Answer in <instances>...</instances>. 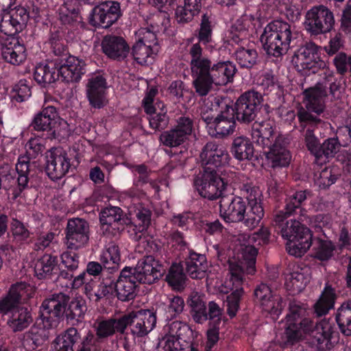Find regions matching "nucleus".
<instances>
[{"label": "nucleus", "instance_id": "1", "mask_svg": "<svg viewBox=\"0 0 351 351\" xmlns=\"http://www.w3.org/2000/svg\"><path fill=\"white\" fill-rule=\"evenodd\" d=\"M269 233L267 228L261 229L252 235L242 234L239 237V245L237 246L234 255L228 260L229 276L223 283L218 285L220 292L232 293L227 296V312L230 317L235 316L239 307V300L243 293L241 287L245 274H253L255 272V263L257 255L256 245L267 242Z\"/></svg>", "mask_w": 351, "mask_h": 351}, {"label": "nucleus", "instance_id": "2", "mask_svg": "<svg viewBox=\"0 0 351 351\" xmlns=\"http://www.w3.org/2000/svg\"><path fill=\"white\" fill-rule=\"evenodd\" d=\"M307 311L306 304L298 301L291 302L289 312L281 322L280 330L276 335L277 341L286 346L306 339L312 341L321 351L330 349L337 341L331 324L326 319L315 323L306 317Z\"/></svg>", "mask_w": 351, "mask_h": 351}, {"label": "nucleus", "instance_id": "3", "mask_svg": "<svg viewBox=\"0 0 351 351\" xmlns=\"http://www.w3.org/2000/svg\"><path fill=\"white\" fill-rule=\"evenodd\" d=\"M189 53L191 71L195 78L193 84L200 95H206L213 84L223 86L232 81L236 71L232 62L223 61L211 64L210 60L202 57V49L197 43L192 45Z\"/></svg>", "mask_w": 351, "mask_h": 351}, {"label": "nucleus", "instance_id": "4", "mask_svg": "<svg viewBox=\"0 0 351 351\" xmlns=\"http://www.w3.org/2000/svg\"><path fill=\"white\" fill-rule=\"evenodd\" d=\"M306 199L305 191L295 193L287 199L285 213L277 215L275 219L280 223L281 235L287 241L288 253L296 257L302 256L312 245V233L298 221L290 220L285 223L282 221L285 217L295 213Z\"/></svg>", "mask_w": 351, "mask_h": 351}, {"label": "nucleus", "instance_id": "5", "mask_svg": "<svg viewBox=\"0 0 351 351\" xmlns=\"http://www.w3.org/2000/svg\"><path fill=\"white\" fill-rule=\"evenodd\" d=\"M294 38L291 25L276 20L268 23L261 36V42L268 55L280 57L287 53Z\"/></svg>", "mask_w": 351, "mask_h": 351}, {"label": "nucleus", "instance_id": "6", "mask_svg": "<svg viewBox=\"0 0 351 351\" xmlns=\"http://www.w3.org/2000/svg\"><path fill=\"white\" fill-rule=\"evenodd\" d=\"M233 177L234 173L228 169L217 171L212 167H206L197 176L193 185L200 196L215 199L221 196Z\"/></svg>", "mask_w": 351, "mask_h": 351}, {"label": "nucleus", "instance_id": "7", "mask_svg": "<svg viewBox=\"0 0 351 351\" xmlns=\"http://www.w3.org/2000/svg\"><path fill=\"white\" fill-rule=\"evenodd\" d=\"M327 93L326 84L320 83L304 90L303 104L305 108H300L298 113L301 123H317L320 121L319 116L324 111Z\"/></svg>", "mask_w": 351, "mask_h": 351}, {"label": "nucleus", "instance_id": "8", "mask_svg": "<svg viewBox=\"0 0 351 351\" xmlns=\"http://www.w3.org/2000/svg\"><path fill=\"white\" fill-rule=\"evenodd\" d=\"M292 62L299 72L308 75L326 67V63L318 56V48L313 43L300 47L295 53Z\"/></svg>", "mask_w": 351, "mask_h": 351}, {"label": "nucleus", "instance_id": "9", "mask_svg": "<svg viewBox=\"0 0 351 351\" xmlns=\"http://www.w3.org/2000/svg\"><path fill=\"white\" fill-rule=\"evenodd\" d=\"M335 23L332 13L323 5L316 6L306 12L304 27L312 34H319L331 30Z\"/></svg>", "mask_w": 351, "mask_h": 351}, {"label": "nucleus", "instance_id": "10", "mask_svg": "<svg viewBox=\"0 0 351 351\" xmlns=\"http://www.w3.org/2000/svg\"><path fill=\"white\" fill-rule=\"evenodd\" d=\"M125 328L130 326L131 334L135 337H143L149 334L155 327L156 316L150 310L132 311L123 316Z\"/></svg>", "mask_w": 351, "mask_h": 351}, {"label": "nucleus", "instance_id": "11", "mask_svg": "<svg viewBox=\"0 0 351 351\" xmlns=\"http://www.w3.org/2000/svg\"><path fill=\"white\" fill-rule=\"evenodd\" d=\"M67 297L62 293L53 295L43 301L40 307V322L44 329H49L56 324V319L63 316Z\"/></svg>", "mask_w": 351, "mask_h": 351}, {"label": "nucleus", "instance_id": "12", "mask_svg": "<svg viewBox=\"0 0 351 351\" xmlns=\"http://www.w3.org/2000/svg\"><path fill=\"white\" fill-rule=\"evenodd\" d=\"M25 151L27 156H21L16 164V171L19 174L18 184L20 187L25 188L27 184V173L30 158H36L45 149V139L42 137H32L26 143Z\"/></svg>", "mask_w": 351, "mask_h": 351}, {"label": "nucleus", "instance_id": "13", "mask_svg": "<svg viewBox=\"0 0 351 351\" xmlns=\"http://www.w3.org/2000/svg\"><path fill=\"white\" fill-rule=\"evenodd\" d=\"M219 110L220 113L207 125L209 134L213 136H228L235 128L234 109L230 103H223Z\"/></svg>", "mask_w": 351, "mask_h": 351}, {"label": "nucleus", "instance_id": "14", "mask_svg": "<svg viewBox=\"0 0 351 351\" xmlns=\"http://www.w3.org/2000/svg\"><path fill=\"white\" fill-rule=\"evenodd\" d=\"M45 171L51 180L62 178L71 167L70 158L65 150L62 148H52L45 154Z\"/></svg>", "mask_w": 351, "mask_h": 351}, {"label": "nucleus", "instance_id": "15", "mask_svg": "<svg viewBox=\"0 0 351 351\" xmlns=\"http://www.w3.org/2000/svg\"><path fill=\"white\" fill-rule=\"evenodd\" d=\"M32 126L38 131H51L56 136L61 134L62 128H66V123L60 118L56 108L49 106L35 116Z\"/></svg>", "mask_w": 351, "mask_h": 351}, {"label": "nucleus", "instance_id": "16", "mask_svg": "<svg viewBox=\"0 0 351 351\" xmlns=\"http://www.w3.org/2000/svg\"><path fill=\"white\" fill-rule=\"evenodd\" d=\"M107 82L103 74L95 73L89 77L86 92L89 104L93 108H101L107 104Z\"/></svg>", "mask_w": 351, "mask_h": 351}, {"label": "nucleus", "instance_id": "17", "mask_svg": "<svg viewBox=\"0 0 351 351\" xmlns=\"http://www.w3.org/2000/svg\"><path fill=\"white\" fill-rule=\"evenodd\" d=\"M28 18L27 11L23 6L4 12L0 21V31L8 36L20 32L25 27Z\"/></svg>", "mask_w": 351, "mask_h": 351}, {"label": "nucleus", "instance_id": "18", "mask_svg": "<svg viewBox=\"0 0 351 351\" xmlns=\"http://www.w3.org/2000/svg\"><path fill=\"white\" fill-rule=\"evenodd\" d=\"M254 295L262 309L276 320L285 306L280 296L272 293L269 287L261 284L255 290Z\"/></svg>", "mask_w": 351, "mask_h": 351}, {"label": "nucleus", "instance_id": "19", "mask_svg": "<svg viewBox=\"0 0 351 351\" xmlns=\"http://www.w3.org/2000/svg\"><path fill=\"white\" fill-rule=\"evenodd\" d=\"M119 16V4L114 1H106L93 10L90 23L94 26L107 28L117 21Z\"/></svg>", "mask_w": 351, "mask_h": 351}, {"label": "nucleus", "instance_id": "20", "mask_svg": "<svg viewBox=\"0 0 351 351\" xmlns=\"http://www.w3.org/2000/svg\"><path fill=\"white\" fill-rule=\"evenodd\" d=\"M193 131L192 121L185 117L179 118L176 127L163 132L160 137L162 144L168 147H177L185 142Z\"/></svg>", "mask_w": 351, "mask_h": 351}, {"label": "nucleus", "instance_id": "21", "mask_svg": "<svg viewBox=\"0 0 351 351\" xmlns=\"http://www.w3.org/2000/svg\"><path fill=\"white\" fill-rule=\"evenodd\" d=\"M200 158L204 167H212L218 171L225 169L222 167L228 163L230 156L223 146L210 142L204 147Z\"/></svg>", "mask_w": 351, "mask_h": 351}, {"label": "nucleus", "instance_id": "22", "mask_svg": "<svg viewBox=\"0 0 351 351\" xmlns=\"http://www.w3.org/2000/svg\"><path fill=\"white\" fill-rule=\"evenodd\" d=\"M262 101L261 95L254 91L247 92L241 96L235 104L237 119L243 122L253 120Z\"/></svg>", "mask_w": 351, "mask_h": 351}, {"label": "nucleus", "instance_id": "23", "mask_svg": "<svg viewBox=\"0 0 351 351\" xmlns=\"http://www.w3.org/2000/svg\"><path fill=\"white\" fill-rule=\"evenodd\" d=\"M219 208L220 215L226 222H239L245 218L246 204L241 197H222Z\"/></svg>", "mask_w": 351, "mask_h": 351}, {"label": "nucleus", "instance_id": "24", "mask_svg": "<svg viewBox=\"0 0 351 351\" xmlns=\"http://www.w3.org/2000/svg\"><path fill=\"white\" fill-rule=\"evenodd\" d=\"M241 191V195L247 199L250 206V210L247 215L246 223L248 226H256L264 215V210L261 204V191L249 184H243Z\"/></svg>", "mask_w": 351, "mask_h": 351}, {"label": "nucleus", "instance_id": "25", "mask_svg": "<svg viewBox=\"0 0 351 351\" xmlns=\"http://www.w3.org/2000/svg\"><path fill=\"white\" fill-rule=\"evenodd\" d=\"M66 239L70 248L77 249L84 246L89 239L88 223L80 218L69 220Z\"/></svg>", "mask_w": 351, "mask_h": 351}, {"label": "nucleus", "instance_id": "26", "mask_svg": "<svg viewBox=\"0 0 351 351\" xmlns=\"http://www.w3.org/2000/svg\"><path fill=\"white\" fill-rule=\"evenodd\" d=\"M138 282L152 284L163 274L165 269L152 256L145 257L138 261L136 267L132 268Z\"/></svg>", "mask_w": 351, "mask_h": 351}, {"label": "nucleus", "instance_id": "27", "mask_svg": "<svg viewBox=\"0 0 351 351\" xmlns=\"http://www.w3.org/2000/svg\"><path fill=\"white\" fill-rule=\"evenodd\" d=\"M32 288L25 283H18L12 286L8 294L0 300V314H7L20 302L26 301L32 296Z\"/></svg>", "mask_w": 351, "mask_h": 351}, {"label": "nucleus", "instance_id": "28", "mask_svg": "<svg viewBox=\"0 0 351 351\" xmlns=\"http://www.w3.org/2000/svg\"><path fill=\"white\" fill-rule=\"evenodd\" d=\"M260 26L259 19L245 14L232 26L230 38L232 43L239 44L241 41L246 40L247 36L254 33Z\"/></svg>", "mask_w": 351, "mask_h": 351}, {"label": "nucleus", "instance_id": "29", "mask_svg": "<svg viewBox=\"0 0 351 351\" xmlns=\"http://www.w3.org/2000/svg\"><path fill=\"white\" fill-rule=\"evenodd\" d=\"M132 271V268L125 267L114 285V291L117 292V297L121 300H129L135 295L138 280Z\"/></svg>", "mask_w": 351, "mask_h": 351}, {"label": "nucleus", "instance_id": "30", "mask_svg": "<svg viewBox=\"0 0 351 351\" xmlns=\"http://www.w3.org/2000/svg\"><path fill=\"white\" fill-rule=\"evenodd\" d=\"M252 136L257 145L263 147H270L277 138L274 123L271 120L256 121L252 129Z\"/></svg>", "mask_w": 351, "mask_h": 351}, {"label": "nucleus", "instance_id": "31", "mask_svg": "<svg viewBox=\"0 0 351 351\" xmlns=\"http://www.w3.org/2000/svg\"><path fill=\"white\" fill-rule=\"evenodd\" d=\"M58 71L65 82H78L86 73V64L83 60L69 56L59 65Z\"/></svg>", "mask_w": 351, "mask_h": 351}, {"label": "nucleus", "instance_id": "32", "mask_svg": "<svg viewBox=\"0 0 351 351\" xmlns=\"http://www.w3.org/2000/svg\"><path fill=\"white\" fill-rule=\"evenodd\" d=\"M3 58L8 62L19 65L24 62L27 58L26 49L17 38L9 37L3 43L1 48Z\"/></svg>", "mask_w": 351, "mask_h": 351}, {"label": "nucleus", "instance_id": "33", "mask_svg": "<svg viewBox=\"0 0 351 351\" xmlns=\"http://www.w3.org/2000/svg\"><path fill=\"white\" fill-rule=\"evenodd\" d=\"M101 45L104 53L114 60H123L130 51V47L121 37L107 36Z\"/></svg>", "mask_w": 351, "mask_h": 351}, {"label": "nucleus", "instance_id": "34", "mask_svg": "<svg viewBox=\"0 0 351 351\" xmlns=\"http://www.w3.org/2000/svg\"><path fill=\"white\" fill-rule=\"evenodd\" d=\"M123 317L120 319H108L97 320L93 328L99 339H104L112 336L116 332L123 333L125 330V323Z\"/></svg>", "mask_w": 351, "mask_h": 351}, {"label": "nucleus", "instance_id": "35", "mask_svg": "<svg viewBox=\"0 0 351 351\" xmlns=\"http://www.w3.org/2000/svg\"><path fill=\"white\" fill-rule=\"evenodd\" d=\"M130 219H128V222H125L128 225H130V228L136 232L134 239L138 240L141 238V234L138 233H142L145 231L149 225L150 223V212L149 210L145 208H134L131 207L129 210Z\"/></svg>", "mask_w": 351, "mask_h": 351}, {"label": "nucleus", "instance_id": "36", "mask_svg": "<svg viewBox=\"0 0 351 351\" xmlns=\"http://www.w3.org/2000/svg\"><path fill=\"white\" fill-rule=\"evenodd\" d=\"M186 271L194 279H202L206 275L209 265L206 256L194 252H190L186 260Z\"/></svg>", "mask_w": 351, "mask_h": 351}, {"label": "nucleus", "instance_id": "37", "mask_svg": "<svg viewBox=\"0 0 351 351\" xmlns=\"http://www.w3.org/2000/svg\"><path fill=\"white\" fill-rule=\"evenodd\" d=\"M121 221V210L119 207L113 206L104 208L100 213L101 229L104 234H113L119 229V223Z\"/></svg>", "mask_w": 351, "mask_h": 351}, {"label": "nucleus", "instance_id": "38", "mask_svg": "<svg viewBox=\"0 0 351 351\" xmlns=\"http://www.w3.org/2000/svg\"><path fill=\"white\" fill-rule=\"evenodd\" d=\"M308 280V269L296 266L287 274L285 285L287 290L295 293L303 290Z\"/></svg>", "mask_w": 351, "mask_h": 351}, {"label": "nucleus", "instance_id": "39", "mask_svg": "<svg viewBox=\"0 0 351 351\" xmlns=\"http://www.w3.org/2000/svg\"><path fill=\"white\" fill-rule=\"evenodd\" d=\"M231 152L238 160H251L254 157V147L250 139L244 136L234 138Z\"/></svg>", "mask_w": 351, "mask_h": 351}, {"label": "nucleus", "instance_id": "40", "mask_svg": "<svg viewBox=\"0 0 351 351\" xmlns=\"http://www.w3.org/2000/svg\"><path fill=\"white\" fill-rule=\"evenodd\" d=\"M81 335L75 328H69L53 341V351H74V346L80 341Z\"/></svg>", "mask_w": 351, "mask_h": 351}, {"label": "nucleus", "instance_id": "41", "mask_svg": "<svg viewBox=\"0 0 351 351\" xmlns=\"http://www.w3.org/2000/svg\"><path fill=\"white\" fill-rule=\"evenodd\" d=\"M280 141V139H278L272 143L269 147V151L266 153V158L272 167H285L291 160L289 152L279 143Z\"/></svg>", "mask_w": 351, "mask_h": 351}, {"label": "nucleus", "instance_id": "42", "mask_svg": "<svg viewBox=\"0 0 351 351\" xmlns=\"http://www.w3.org/2000/svg\"><path fill=\"white\" fill-rule=\"evenodd\" d=\"M187 304L191 308V314L196 323L202 324L208 319L206 302L203 295L193 292L189 295Z\"/></svg>", "mask_w": 351, "mask_h": 351}, {"label": "nucleus", "instance_id": "43", "mask_svg": "<svg viewBox=\"0 0 351 351\" xmlns=\"http://www.w3.org/2000/svg\"><path fill=\"white\" fill-rule=\"evenodd\" d=\"M158 50V45H149L144 43H136L132 48V55L138 63L149 64L154 62Z\"/></svg>", "mask_w": 351, "mask_h": 351}, {"label": "nucleus", "instance_id": "44", "mask_svg": "<svg viewBox=\"0 0 351 351\" xmlns=\"http://www.w3.org/2000/svg\"><path fill=\"white\" fill-rule=\"evenodd\" d=\"M223 103H231L229 99H222L219 97H210L203 101L201 106L200 113L202 119L208 125L217 114L220 113V107Z\"/></svg>", "mask_w": 351, "mask_h": 351}, {"label": "nucleus", "instance_id": "45", "mask_svg": "<svg viewBox=\"0 0 351 351\" xmlns=\"http://www.w3.org/2000/svg\"><path fill=\"white\" fill-rule=\"evenodd\" d=\"M58 76V69L53 62L38 64L34 72V79L42 86L55 82Z\"/></svg>", "mask_w": 351, "mask_h": 351}, {"label": "nucleus", "instance_id": "46", "mask_svg": "<svg viewBox=\"0 0 351 351\" xmlns=\"http://www.w3.org/2000/svg\"><path fill=\"white\" fill-rule=\"evenodd\" d=\"M335 251L336 247L330 240L322 238L315 240L313 254L315 258L322 261H328L334 256Z\"/></svg>", "mask_w": 351, "mask_h": 351}, {"label": "nucleus", "instance_id": "47", "mask_svg": "<svg viewBox=\"0 0 351 351\" xmlns=\"http://www.w3.org/2000/svg\"><path fill=\"white\" fill-rule=\"evenodd\" d=\"M202 7V0H184V6H178L176 17L179 23H185L192 19Z\"/></svg>", "mask_w": 351, "mask_h": 351}, {"label": "nucleus", "instance_id": "48", "mask_svg": "<svg viewBox=\"0 0 351 351\" xmlns=\"http://www.w3.org/2000/svg\"><path fill=\"white\" fill-rule=\"evenodd\" d=\"M149 114V121L151 128L154 130H161L165 128L169 122L167 116V110L163 103L159 101L154 104L153 111L146 112Z\"/></svg>", "mask_w": 351, "mask_h": 351}, {"label": "nucleus", "instance_id": "49", "mask_svg": "<svg viewBox=\"0 0 351 351\" xmlns=\"http://www.w3.org/2000/svg\"><path fill=\"white\" fill-rule=\"evenodd\" d=\"M32 322V317L27 308H21L14 310L8 320L10 328L16 332L27 328Z\"/></svg>", "mask_w": 351, "mask_h": 351}, {"label": "nucleus", "instance_id": "50", "mask_svg": "<svg viewBox=\"0 0 351 351\" xmlns=\"http://www.w3.org/2000/svg\"><path fill=\"white\" fill-rule=\"evenodd\" d=\"M100 261L107 269H114L121 261L119 249L117 245L110 243L106 246L100 255Z\"/></svg>", "mask_w": 351, "mask_h": 351}, {"label": "nucleus", "instance_id": "51", "mask_svg": "<svg viewBox=\"0 0 351 351\" xmlns=\"http://www.w3.org/2000/svg\"><path fill=\"white\" fill-rule=\"evenodd\" d=\"M335 294L330 287H326L319 300L315 304V311L317 315L326 314L332 308L335 304Z\"/></svg>", "mask_w": 351, "mask_h": 351}, {"label": "nucleus", "instance_id": "52", "mask_svg": "<svg viewBox=\"0 0 351 351\" xmlns=\"http://www.w3.org/2000/svg\"><path fill=\"white\" fill-rule=\"evenodd\" d=\"M337 322L342 333L351 335V303H344L338 309Z\"/></svg>", "mask_w": 351, "mask_h": 351}, {"label": "nucleus", "instance_id": "53", "mask_svg": "<svg viewBox=\"0 0 351 351\" xmlns=\"http://www.w3.org/2000/svg\"><path fill=\"white\" fill-rule=\"evenodd\" d=\"M166 280L173 289L180 290L183 289L186 276L183 272L182 266L178 263L173 264L167 275Z\"/></svg>", "mask_w": 351, "mask_h": 351}, {"label": "nucleus", "instance_id": "54", "mask_svg": "<svg viewBox=\"0 0 351 351\" xmlns=\"http://www.w3.org/2000/svg\"><path fill=\"white\" fill-rule=\"evenodd\" d=\"M56 258L49 254H45L37 261L34 271L38 278H45L49 275L56 266Z\"/></svg>", "mask_w": 351, "mask_h": 351}, {"label": "nucleus", "instance_id": "55", "mask_svg": "<svg viewBox=\"0 0 351 351\" xmlns=\"http://www.w3.org/2000/svg\"><path fill=\"white\" fill-rule=\"evenodd\" d=\"M234 54L235 58L241 66L246 68L252 67L256 62L258 56L256 50L244 47H239Z\"/></svg>", "mask_w": 351, "mask_h": 351}, {"label": "nucleus", "instance_id": "56", "mask_svg": "<svg viewBox=\"0 0 351 351\" xmlns=\"http://www.w3.org/2000/svg\"><path fill=\"white\" fill-rule=\"evenodd\" d=\"M337 170L333 167H326L315 178V183L321 189H326L332 184L337 177Z\"/></svg>", "mask_w": 351, "mask_h": 351}, {"label": "nucleus", "instance_id": "57", "mask_svg": "<svg viewBox=\"0 0 351 351\" xmlns=\"http://www.w3.org/2000/svg\"><path fill=\"white\" fill-rule=\"evenodd\" d=\"M181 345L173 335H165L160 339L154 351H178L181 350Z\"/></svg>", "mask_w": 351, "mask_h": 351}, {"label": "nucleus", "instance_id": "58", "mask_svg": "<svg viewBox=\"0 0 351 351\" xmlns=\"http://www.w3.org/2000/svg\"><path fill=\"white\" fill-rule=\"evenodd\" d=\"M340 142L337 138H330L324 141L320 146L319 150L321 152V157L324 156L326 158L332 157L339 150Z\"/></svg>", "mask_w": 351, "mask_h": 351}, {"label": "nucleus", "instance_id": "59", "mask_svg": "<svg viewBox=\"0 0 351 351\" xmlns=\"http://www.w3.org/2000/svg\"><path fill=\"white\" fill-rule=\"evenodd\" d=\"M69 311L73 318L82 317L86 311L84 300L82 298H74L69 304Z\"/></svg>", "mask_w": 351, "mask_h": 351}, {"label": "nucleus", "instance_id": "60", "mask_svg": "<svg viewBox=\"0 0 351 351\" xmlns=\"http://www.w3.org/2000/svg\"><path fill=\"white\" fill-rule=\"evenodd\" d=\"M305 143L308 149L318 159L321 158L320 145L313 132L307 130L305 134Z\"/></svg>", "mask_w": 351, "mask_h": 351}, {"label": "nucleus", "instance_id": "61", "mask_svg": "<svg viewBox=\"0 0 351 351\" xmlns=\"http://www.w3.org/2000/svg\"><path fill=\"white\" fill-rule=\"evenodd\" d=\"M136 43H144L147 45H158L155 33L148 28H141L136 32Z\"/></svg>", "mask_w": 351, "mask_h": 351}, {"label": "nucleus", "instance_id": "62", "mask_svg": "<svg viewBox=\"0 0 351 351\" xmlns=\"http://www.w3.org/2000/svg\"><path fill=\"white\" fill-rule=\"evenodd\" d=\"M114 291V284L110 281H106L98 285L91 298L93 301L97 302L108 295L112 294Z\"/></svg>", "mask_w": 351, "mask_h": 351}, {"label": "nucleus", "instance_id": "63", "mask_svg": "<svg viewBox=\"0 0 351 351\" xmlns=\"http://www.w3.org/2000/svg\"><path fill=\"white\" fill-rule=\"evenodd\" d=\"M167 330L169 332L167 335H173L179 341L180 338L189 331V327L182 322L175 321L169 324Z\"/></svg>", "mask_w": 351, "mask_h": 351}, {"label": "nucleus", "instance_id": "64", "mask_svg": "<svg viewBox=\"0 0 351 351\" xmlns=\"http://www.w3.org/2000/svg\"><path fill=\"white\" fill-rule=\"evenodd\" d=\"M30 95L31 93L29 86L23 83L15 85L12 89V98L19 102L23 101L29 98Z\"/></svg>", "mask_w": 351, "mask_h": 351}]
</instances>
